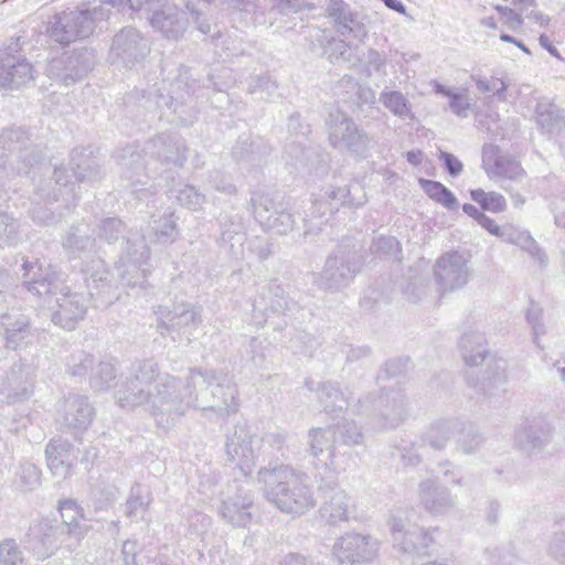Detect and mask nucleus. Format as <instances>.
I'll return each instance as SVG.
<instances>
[{"mask_svg":"<svg viewBox=\"0 0 565 565\" xmlns=\"http://www.w3.org/2000/svg\"><path fill=\"white\" fill-rule=\"evenodd\" d=\"M200 377L199 369H191L182 380L161 372L157 362L145 360L119 385L116 398L120 407L142 406L159 426L167 428L199 405L195 388Z\"/></svg>","mask_w":565,"mask_h":565,"instance_id":"1","label":"nucleus"},{"mask_svg":"<svg viewBox=\"0 0 565 565\" xmlns=\"http://www.w3.org/2000/svg\"><path fill=\"white\" fill-rule=\"evenodd\" d=\"M22 271L21 288L36 297H53L54 305L50 302L52 321L63 329H75L86 313L87 296L72 290L58 276L43 268L39 260L24 262Z\"/></svg>","mask_w":565,"mask_h":565,"instance_id":"2","label":"nucleus"},{"mask_svg":"<svg viewBox=\"0 0 565 565\" xmlns=\"http://www.w3.org/2000/svg\"><path fill=\"white\" fill-rule=\"evenodd\" d=\"M257 481L265 499L294 518L303 515L317 504L309 477L288 465L262 468Z\"/></svg>","mask_w":565,"mask_h":565,"instance_id":"3","label":"nucleus"},{"mask_svg":"<svg viewBox=\"0 0 565 565\" xmlns=\"http://www.w3.org/2000/svg\"><path fill=\"white\" fill-rule=\"evenodd\" d=\"M93 151L88 148L74 149L71 157L72 174L65 168H56L54 170V188L51 190L52 180L49 181L46 186L39 188V195L43 199L51 196L55 202L62 199L65 202V207L68 209L70 204L75 201V189L72 182L74 177L77 181H97L102 178V170L97 158L92 156Z\"/></svg>","mask_w":565,"mask_h":565,"instance_id":"4","label":"nucleus"},{"mask_svg":"<svg viewBox=\"0 0 565 565\" xmlns=\"http://www.w3.org/2000/svg\"><path fill=\"white\" fill-rule=\"evenodd\" d=\"M110 15L104 6L89 9L70 10L56 13L47 28V33L55 42L67 45L71 42L88 38L99 21Z\"/></svg>","mask_w":565,"mask_h":565,"instance_id":"5","label":"nucleus"},{"mask_svg":"<svg viewBox=\"0 0 565 565\" xmlns=\"http://www.w3.org/2000/svg\"><path fill=\"white\" fill-rule=\"evenodd\" d=\"M330 17L334 19L337 32L345 40H332L326 46V52L332 63L339 61L350 62L354 57L352 41H362L367 30L356 17L349 11L348 6L342 0H333L330 7Z\"/></svg>","mask_w":565,"mask_h":565,"instance_id":"6","label":"nucleus"},{"mask_svg":"<svg viewBox=\"0 0 565 565\" xmlns=\"http://www.w3.org/2000/svg\"><path fill=\"white\" fill-rule=\"evenodd\" d=\"M329 145L340 151L363 154L370 146V137L345 111L333 108L326 120Z\"/></svg>","mask_w":565,"mask_h":565,"instance_id":"7","label":"nucleus"},{"mask_svg":"<svg viewBox=\"0 0 565 565\" xmlns=\"http://www.w3.org/2000/svg\"><path fill=\"white\" fill-rule=\"evenodd\" d=\"M420 515L414 510H399L391 518L390 525L394 547L407 554L424 552L431 543L427 530L419 526Z\"/></svg>","mask_w":565,"mask_h":565,"instance_id":"8","label":"nucleus"},{"mask_svg":"<svg viewBox=\"0 0 565 565\" xmlns=\"http://www.w3.org/2000/svg\"><path fill=\"white\" fill-rule=\"evenodd\" d=\"M470 256L459 250L441 254L433 267L434 279L440 294L462 289L472 277Z\"/></svg>","mask_w":565,"mask_h":565,"instance_id":"9","label":"nucleus"},{"mask_svg":"<svg viewBox=\"0 0 565 565\" xmlns=\"http://www.w3.org/2000/svg\"><path fill=\"white\" fill-rule=\"evenodd\" d=\"M156 315L159 333L170 337L174 342H191L192 329H196L202 322L201 309L191 303L174 306L172 310L160 306Z\"/></svg>","mask_w":565,"mask_h":565,"instance_id":"10","label":"nucleus"},{"mask_svg":"<svg viewBox=\"0 0 565 565\" xmlns=\"http://www.w3.org/2000/svg\"><path fill=\"white\" fill-rule=\"evenodd\" d=\"M375 429L385 430L399 426L408 416L407 399L398 391H390L377 397L367 396L362 402Z\"/></svg>","mask_w":565,"mask_h":565,"instance_id":"11","label":"nucleus"},{"mask_svg":"<svg viewBox=\"0 0 565 565\" xmlns=\"http://www.w3.org/2000/svg\"><path fill=\"white\" fill-rule=\"evenodd\" d=\"M199 384L207 385L212 395V402L202 403L199 401V405L195 408L214 411L222 418H226L238 411L237 388L227 373L217 371L203 373L201 371V377L198 380Z\"/></svg>","mask_w":565,"mask_h":565,"instance_id":"12","label":"nucleus"},{"mask_svg":"<svg viewBox=\"0 0 565 565\" xmlns=\"http://www.w3.org/2000/svg\"><path fill=\"white\" fill-rule=\"evenodd\" d=\"M380 550L379 541L369 535L348 532L338 537L332 546V557L340 565H355L373 562Z\"/></svg>","mask_w":565,"mask_h":565,"instance_id":"13","label":"nucleus"},{"mask_svg":"<svg viewBox=\"0 0 565 565\" xmlns=\"http://www.w3.org/2000/svg\"><path fill=\"white\" fill-rule=\"evenodd\" d=\"M149 53V41L139 30L127 26L115 34L109 51V60L113 64L132 67L141 63Z\"/></svg>","mask_w":565,"mask_h":565,"instance_id":"14","label":"nucleus"},{"mask_svg":"<svg viewBox=\"0 0 565 565\" xmlns=\"http://www.w3.org/2000/svg\"><path fill=\"white\" fill-rule=\"evenodd\" d=\"M361 268V259L356 252L338 249L328 257L318 284L328 290H340L347 287Z\"/></svg>","mask_w":565,"mask_h":565,"instance_id":"15","label":"nucleus"},{"mask_svg":"<svg viewBox=\"0 0 565 565\" xmlns=\"http://www.w3.org/2000/svg\"><path fill=\"white\" fill-rule=\"evenodd\" d=\"M250 202L254 216L265 231L286 235L294 230V215L282 202H276L264 193L253 194Z\"/></svg>","mask_w":565,"mask_h":565,"instance_id":"16","label":"nucleus"},{"mask_svg":"<svg viewBox=\"0 0 565 565\" xmlns=\"http://www.w3.org/2000/svg\"><path fill=\"white\" fill-rule=\"evenodd\" d=\"M66 542L71 541L64 529L47 519L33 522L26 535L28 547L38 559H46L57 550L58 543L66 546Z\"/></svg>","mask_w":565,"mask_h":565,"instance_id":"17","label":"nucleus"},{"mask_svg":"<svg viewBox=\"0 0 565 565\" xmlns=\"http://www.w3.org/2000/svg\"><path fill=\"white\" fill-rule=\"evenodd\" d=\"M148 20L154 31L168 40H179L188 26L185 13L171 2H156L148 9Z\"/></svg>","mask_w":565,"mask_h":565,"instance_id":"18","label":"nucleus"},{"mask_svg":"<svg viewBox=\"0 0 565 565\" xmlns=\"http://www.w3.org/2000/svg\"><path fill=\"white\" fill-rule=\"evenodd\" d=\"M142 151L162 164L181 167L186 161L188 148L179 135L161 132L149 139Z\"/></svg>","mask_w":565,"mask_h":565,"instance_id":"19","label":"nucleus"},{"mask_svg":"<svg viewBox=\"0 0 565 565\" xmlns=\"http://www.w3.org/2000/svg\"><path fill=\"white\" fill-rule=\"evenodd\" d=\"M57 422L70 430L84 431L93 423L95 409L88 397L71 393L57 406Z\"/></svg>","mask_w":565,"mask_h":565,"instance_id":"20","label":"nucleus"},{"mask_svg":"<svg viewBox=\"0 0 565 565\" xmlns=\"http://www.w3.org/2000/svg\"><path fill=\"white\" fill-rule=\"evenodd\" d=\"M254 436L245 426H235L226 436L225 455L227 461L237 467L245 476L256 463L257 454L253 446Z\"/></svg>","mask_w":565,"mask_h":565,"instance_id":"21","label":"nucleus"},{"mask_svg":"<svg viewBox=\"0 0 565 565\" xmlns=\"http://www.w3.org/2000/svg\"><path fill=\"white\" fill-rule=\"evenodd\" d=\"M127 244L126 254L120 259L121 266L125 267L121 280L126 286L145 288L148 270L141 266L149 259L150 250L143 238L135 243L128 241Z\"/></svg>","mask_w":565,"mask_h":565,"instance_id":"22","label":"nucleus"},{"mask_svg":"<svg viewBox=\"0 0 565 565\" xmlns=\"http://www.w3.org/2000/svg\"><path fill=\"white\" fill-rule=\"evenodd\" d=\"M552 437L553 426L543 417L526 419L515 431L518 446L527 454L544 449Z\"/></svg>","mask_w":565,"mask_h":565,"instance_id":"23","label":"nucleus"},{"mask_svg":"<svg viewBox=\"0 0 565 565\" xmlns=\"http://www.w3.org/2000/svg\"><path fill=\"white\" fill-rule=\"evenodd\" d=\"M482 163L490 178L519 181L525 177L520 162L509 156H501L494 145H486L482 149Z\"/></svg>","mask_w":565,"mask_h":565,"instance_id":"24","label":"nucleus"},{"mask_svg":"<svg viewBox=\"0 0 565 565\" xmlns=\"http://www.w3.org/2000/svg\"><path fill=\"white\" fill-rule=\"evenodd\" d=\"M33 78V66L22 55L6 53L0 58V89L18 88Z\"/></svg>","mask_w":565,"mask_h":565,"instance_id":"25","label":"nucleus"},{"mask_svg":"<svg viewBox=\"0 0 565 565\" xmlns=\"http://www.w3.org/2000/svg\"><path fill=\"white\" fill-rule=\"evenodd\" d=\"M34 372L25 363L14 364L6 376L1 394L9 403L23 401L33 393Z\"/></svg>","mask_w":565,"mask_h":565,"instance_id":"26","label":"nucleus"},{"mask_svg":"<svg viewBox=\"0 0 565 565\" xmlns=\"http://www.w3.org/2000/svg\"><path fill=\"white\" fill-rule=\"evenodd\" d=\"M418 499L423 508L431 514H445L456 505V498L436 479H426L419 483Z\"/></svg>","mask_w":565,"mask_h":565,"instance_id":"27","label":"nucleus"},{"mask_svg":"<svg viewBox=\"0 0 565 565\" xmlns=\"http://www.w3.org/2000/svg\"><path fill=\"white\" fill-rule=\"evenodd\" d=\"M534 121L542 135L554 138L565 129V113L553 100L542 97L535 105Z\"/></svg>","mask_w":565,"mask_h":565,"instance_id":"28","label":"nucleus"},{"mask_svg":"<svg viewBox=\"0 0 565 565\" xmlns=\"http://www.w3.org/2000/svg\"><path fill=\"white\" fill-rule=\"evenodd\" d=\"M252 508L253 497L250 492L238 488L233 495H228L222 502L221 514L234 526L245 527L250 523Z\"/></svg>","mask_w":565,"mask_h":565,"instance_id":"29","label":"nucleus"},{"mask_svg":"<svg viewBox=\"0 0 565 565\" xmlns=\"http://www.w3.org/2000/svg\"><path fill=\"white\" fill-rule=\"evenodd\" d=\"M116 162L120 171L125 174L126 179L130 180V188L134 193H139L142 190L138 185H145L148 181V175L143 174L145 162L141 154L134 146H128L121 149L115 156Z\"/></svg>","mask_w":565,"mask_h":565,"instance_id":"30","label":"nucleus"},{"mask_svg":"<svg viewBox=\"0 0 565 565\" xmlns=\"http://www.w3.org/2000/svg\"><path fill=\"white\" fill-rule=\"evenodd\" d=\"M296 302L291 301L284 289L276 282H269L262 288V292L253 302L254 311H267L274 313H285L294 310Z\"/></svg>","mask_w":565,"mask_h":565,"instance_id":"31","label":"nucleus"},{"mask_svg":"<svg viewBox=\"0 0 565 565\" xmlns=\"http://www.w3.org/2000/svg\"><path fill=\"white\" fill-rule=\"evenodd\" d=\"M58 510L63 520L60 527L64 529V533L68 536V540L72 541L66 542V548L74 550L85 533L79 525V522L83 520L82 510L73 500L60 501Z\"/></svg>","mask_w":565,"mask_h":565,"instance_id":"32","label":"nucleus"},{"mask_svg":"<svg viewBox=\"0 0 565 565\" xmlns=\"http://www.w3.org/2000/svg\"><path fill=\"white\" fill-rule=\"evenodd\" d=\"M350 498L341 489H333L322 502L320 516L330 525H337L349 520Z\"/></svg>","mask_w":565,"mask_h":565,"instance_id":"33","label":"nucleus"},{"mask_svg":"<svg viewBox=\"0 0 565 565\" xmlns=\"http://www.w3.org/2000/svg\"><path fill=\"white\" fill-rule=\"evenodd\" d=\"M72 445L62 439L51 440L45 448L47 467L56 477L65 478L71 467Z\"/></svg>","mask_w":565,"mask_h":565,"instance_id":"34","label":"nucleus"},{"mask_svg":"<svg viewBox=\"0 0 565 565\" xmlns=\"http://www.w3.org/2000/svg\"><path fill=\"white\" fill-rule=\"evenodd\" d=\"M459 347L465 362L471 366L480 365L488 353L484 334L476 329L463 332Z\"/></svg>","mask_w":565,"mask_h":565,"instance_id":"35","label":"nucleus"},{"mask_svg":"<svg viewBox=\"0 0 565 565\" xmlns=\"http://www.w3.org/2000/svg\"><path fill=\"white\" fill-rule=\"evenodd\" d=\"M1 326L4 330L6 347L8 349L17 350L21 348L31 335L30 322L23 316L2 315Z\"/></svg>","mask_w":565,"mask_h":565,"instance_id":"36","label":"nucleus"},{"mask_svg":"<svg viewBox=\"0 0 565 565\" xmlns=\"http://www.w3.org/2000/svg\"><path fill=\"white\" fill-rule=\"evenodd\" d=\"M79 58L76 55L60 57L52 60L46 68L49 77L62 82L65 85H70L81 79L86 68L78 67Z\"/></svg>","mask_w":565,"mask_h":565,"instance_id":"37","label":"nucleus"},{"mask_svg":"<svg viewBox=\"0 0 565 565\" xmlns=\"http://www.w3.org/2000/svg\"><path fill=\"white\" fill-rule=\"evenodd\" d=\"M196 82L192 78L191 72L188 68H180L178 77L171 83V95L169 98L160 96V100L166 106L173 107L177 113L178 104H183L195 93Z\"/></svg>","mask_w":565,"mask_h":565,"instance_id":"38","label":"nucleus"},{"mask_svg":"<svg viewBox=\"0 0 565 565\" xmlns=\"http://www.w3.org/2000/svg\"><path fill=\"white\" fill-rule=\"evenodd\" d=\"M270 151L268 143L260 137H241L233 148L237 161L260 162Z\"/></svg>","mask_w":565,"mask_h":565,"instance_id":"39","label":"nucleus"},{"mask_svg":"<svg viewBox=\"0 0 565 565\" xmlns=\"http://www.w3.org/2000/svg\"><path fill=\"white\" fill-rule=\"evenodd\" d=\"M460 424L455 420H440L431 424L423 434V445L441 450L449 439L460 429Z\"/></svg>","mask_w":565,"mask_h":565,"instance_id":"40","label":"nucleus"},{"mask_svg":"<svg viewBox=\"0 0 565 565\" xmlns=\"http://www.w3.org/2000/svg\"><path fill=\"white\" fill-rule=\"evenodd\" d=\"M326 196L330 200L331 206L334 205V207L348 206L356 209L366 201L363 189L359 183H352L343 188H333L326 192Z\"/></svg>","mask_w":565,"mask_h":565,"instance_id":"41","label":"nucleus"},{"mask_svg":"<svg viewBox=\"0 0 565 565\" xmlns=\"http://www.w3.org/2000/svg\"><path fill=\"white\" fill-rule=\"evenodd\" d=\"M337 441V431L332 426L318 427L309 430L308 445L310 455L319 457L324 451L329 457L334 455V444Z\"/></svg>","mask_w":565,"mask_h":565,"instance_id":"42","label":"nucleus"},{"mask_svg":"<svg viewBox=\"0 0 565 565\" xmlns=\"http://www.w3.org/2000/svg\"><path fill=\"white\" fill-rule=\"evenodd\" d=\"M152 501L151 493L140 484L131 488L130 494L125 504V514L131 521L143 520Z\"/></svg>","mask_w":565,"mask_h":565,"instance_id":"43","label":"nucleus"},{"mask_svg":"<svg viewBox=\"0 0 565 565\" xmlns=\"http://www.w3.org/2000/svg\"><path fill=\"white\" fill-rule=\"evenodd\" d=\"M149 227L151 231L150 235L158 243L173 242L178 236L177 217L171 211L153 217Z\"/></svg>","mask_w":565,"mask_h":565,"instance_id":"44","label":"nucleus"},{"mask_svg":"<svg viewBox=\"0 0 565 565\" xmlns=\"http://www.w3.org/2000/svg\"><path fill=\"white\" fill-rule=\"evenodd\" d=\"M379 100L387 110L398 118L406 119L414 117L411 102L399 90L385 88L381 92Z\"/></svg>","mask_w":565,"mask_h":565,"instance_id":"45","label":"nucleus"},{"mask_svg":"<svg viewBox=\"0 0 565 565\" xmlns=\"http://www.w3.org/2000/svg\"><path fill=\"white\" fill-rule=\"evenodd\" d=\"M318 398L327 412L342 411L349 405V397L340 391L337 383L324 382L319 385Z\"/></svg>","mask_w":565,"mask_h":565,"instance_id":"46","label":"nucleus"},{"mask_svg":"<svg viewBox=\"0 0 565 565\" xmlns=\"http://www.w3.org/2000/svg\"><path fill=\"white\" fill-rule=\"evenodd\" d=\"M95 239L87 235V232L77 226L72 227L63 241V247L73 256L81 257L83 253L92 252Z\"/></svg>","mask_w":565,"mask_h":565,"instance_id":"47","label":"nucleus"},{"mask_svg":"<svg viewBox=\"0 0 565 565\" xmlns=\"http://www.w3.org/2000/svg\"><path fill=\"white\" fill-rule=\"evenodd\" d=\"M419 183L425 193L434 201L449 210H454L458 206L456 196L440 182L420 179Z\"/></svg>","mask_w":565,"mask_h":565,"instance_id":"48","label":"nucleus"},{"mask_svg":"<svg viewBox=\"0 0 565 565\" xmlns=\"http://www.w3.org/2000/svg\"><path fill=\"white\" fill-rule=\"evenodd\" d=\"M89 384L94 391H106L111 387L116 376V367L110 361H102L92 369Z\"/></svg>","mask_w":565,"mask_h":565,"instance_id":"49","label":"nucleus"},{"mask_svg":"<svg viewBox=\"0 0 565 565\" xmlns=\"http://www.w3.org/2000/svg\"><path fill=\"white\" fill-rule=\"evenodd\" d=\"M29 136L22 128H9L0 135V147L9 152L20 153L29 145Z\"/></svg>","mask_w":565,"mask_h":565,"instance_id":"50","label":"nucleus"},{"mask_svg":"<svg viewBox=\"0 0 565 565\" xmlns=\"http://www.w3.org/2000/svg\"><path fill=\"white\" fill-rule=\"evenodd\" d=\"M470 196L482 210L499 213L507 209L504 196L498 192H486L482 189H476L470 192Z\"/></svg>","mask_w":565,"mask_h":565,"instance_id":"51","label":"nucleus"},{"mask_svg":"<svg viewBox=\"0 0 565 565\" xmlns=\"http://www.w3.org/2000/svg\"><path fill=\"white\" fill-rule=\"evenodd\" d=\"M17 482L24 490H32L41 482V470L30 461H21L15 472Z\"/></svg>","mask_w":565,"mask_h":565,"instance_id":"52","label":"nucleus"},{"mask_svg":"<svg viewBox=\"0 0 565 565\" xmlns=\"http://www.w3.org/2000/svg\"><path fill=\"white\" fill-rule=\"evenodd\" d=\"M285 156L287 163L295 167H309L310 160L315 156V152L310 149H306L301 141H291L285 147Z\"/></svg>","mask_w":565,"mask_h":565,"instance_id":"53","label":"nucleus"},{"mask_svg":"<svg viewBox=\"0 0 565 565\" xmlns=\"http://www.w3.org/2000/svg\"><path fill=\"white\" fill-rule=\"evenodd\" d=\"M337 438L348 446L361 445L363 443V434L353 420L343 419L334 426Z\"/></svg>","mask_w":565,"mask_h":565,"instance_id":"54","label":"nucleus"},{"mask_svg":"<svg viewBox=\"0 0 565 565\" xmlns=\"http://www.w3.org/2000/svg\"><path fill=\"white\" fill-rule=\"evenodd\" d=\"M175 198L182 206L192 211L201 210L206 202L205 195L190 184L183 185Z\"/></svg>","mask_w":565,"mask_h":565,"instance_id":"55","label":"nucleus"},{"mask_svg":"<svg viewBox=\"0 0 565 565\" xmlns=\"http://www.w3.org/2000/svg\"><path fill=\"white\" fill-rule=\"evenodd\" d=\"M87 281L88 294L90 297L95 295V290L98 294V282L103 284V288L108 287L105 281L108 277V271L105 267L104 262L100 258L94 259L92 263V270L89 268L85 269Z\"/></svg>","mask_w":565,"mask_h":565,"instance_id":"56","label":"nucleus"},{"mask_svg":"<svg viewBox=\"0 0 565 565\" xmlns=\"http://www.w3.org/2000/svg\"><path fill=\"white\" fill-rule=\"evenodd\" d=\"M547 548L555 559L565 563V520L554 524L553 535Z\"/></svg>","mask_w":565,"mask_h":565,"instance_id":"57","label":"nucleus"},{"mask_svg":"<svg viewBox=\"0 0 565 565\" xmlns=\"http://www.w3.org/2000/svg\"><path fill=\"white\" fill-rule=\"evenodd\" d=\"M94 358L89 353L78 351L67 360V371L73 376H83L93 369Z\"/></svg>","mask_w":565,"mask_h":565,"instance_id":"58","label":"nucleus"},{"mask_svg":"<svg viewBox=\"0 0 565 565\" xmlns=\"http://www.w3.org/2000/svg\"><path fill=\"white\" fill-rule=\"evenodd\" d=\"M364 63L369 75L375 74L382 77L387 75V58L385 54H382L374 49H369L364 55Z\"/></svg>","mask_w":565,"mask_h":565,"instance_id":"59","label":"nucleus"},{"mask_svg":"<svg viewBox=\"0 0 565 565\" xmlns=\"http://www.w3.org/2000/svg\"><path fill=\"white\" fill-rule=\"evenodd\" d=\"M0 565H25L22 552L14 541L0 543Z\"/></svg>","mask_w":565,"mask_h":565,"instance_id":"60","label":"nucleus"},{"mask_svg":"<svg viewBox=\"0 0 565 565\" xmlns=\"http://www.w3.org/2000/svg\"><path fill=\"white\" fill-rule=\"evenodd\" d=\"M428 289L429 284L427 278L422 276H415L404 287V294L409 301L417 302L427 296Z\"/></svg>","mask_w":565,"mask_h":565,"instance_id":"61","label":"nucleus"},{"mask_svg":"<svg viewBox=\"0 0 565 565\" xmlns=\"http://www.w3.org/2000/svg\"><path fill=\"white\" fill-rule=\"evenodd\" d=\"M473 79H475L477 88L480 92H484V93L494 92V95L498 97L499 100H501V102L507 100L505 92L508 89V84L504 81H502L500 78H492L489 81L487 78H481V77L473 78Z\"/></svg>","mask_w":565,"mask_h":565,"instance_id":"62","label":"nucleus"},{"mask_svg":"<svg viewBox=\"0 0 565 565\" xmlns=\"http://www.w3.org/2000/svg\"><path fill=\"white\" fill-rule=\"evenodd\" d=\"M515 245L526 250L533 258H535L541 265L545 264L546 256L544 252L539 247L535 239L526 231H522L519 235Z\"/></svg>","mask_w":565,"mask_h":565,"instance_id":"63","label":"nucleus"},{"mask_svg":"<svg viewBox=\"0 0 565 565\" xmlns=\"http://www.w3.org/2000/svg\"><path fill=\"white\" fill-rule=\"evenodd\" d=\"M483 443V438L472 428H469L458 440V448L466 455H472L479 450Z\"/></svg>","mask_w":565,"mask_h":565,"instance_id":"64","label":"nucleus"}]
</instances>
